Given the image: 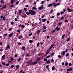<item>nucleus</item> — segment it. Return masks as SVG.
Masks as SVG:
<instances>
[{"mask_svg": "<svg viewBox=\"0 0 73 73\" xmlns=\"http://www.w3.org/2000/svg\"><path fill=\"white\" fill-rule=\"evenodd\" d=\"M60 13H61V14H64V12L63 11H61L60 12Z\"/></svg>", "mask_w": 73, "mask_h": 73, "instance_id": "obj_55", "label": "nucleus"}, {"mask_svg": "<svg viewBox=\"0 0 73 73\" xmlns=\"http://www.w3.org/2000/svg\"><path fill=\"white\" fill-rule=\"evenodd\" d=\"M52 62H54V60L53 59H52L51 60Z\"/></svg>", "mask_w": 73, "mask_h": 73, "instance_id": "obj_54", "label": "nucleus"}, {"mask_svg": "<svg viewBox=\"0 0 73 73\" xmlns=\"http://www.w3.org/2000/svg\"><path fill=\"white\" fill-rule=\"evenodd\" d=\"M54 52L52 53L51 54V57H52V56H53L54 55Z\"/></svg>", "mask_w": 73, "mask_h": 73, "instance_id": "obj_30", "label": "nucleus"}, {"mask_svg": "<svg viewBox=\"0 0 73 73\" xmlns=\"http://www.w3.org/2000/svg\"><path fill=\"white\" fill-rule=\"evenodd\" d=\"M15 21H17V18H15Z\"/></svg>", "mask_w": 73, "mask_h": 73, "instance_id": "obj_51", "label": "nucleus"}, {"mask_svg": "<svg viewBox=\"0 0 73 73\" xmlns=\"http://www.w3.org/2000/svg\"><path fill=\"white\" fill-rule=\"evenodd\" d=\"M58 24L59 25H61V24H62V22L58 23Z\"/></svg>", "mask_w": 73, "mask_h": 73, "instance_id": "obj_38", "label": "nucleus"}, {"mask_svg": "<svg viewBox=\"0 0 73 73\" xmlns=\"http://www.w3.org/2000/svg\"><path fill=\"white\" fill-rule=\"evenodd\" d=\"M19 68H20V66L19 65H17L16 67V69H19Z\"/></svg>", "mask_w": 73, "mask_h": 73, "instance_id": "obj_12", "label": "nucleus"}, {"mask_svg": "<svg viewBox=\"0 0 73 73\" xmlns=\"http://www.w3.org/2000/svg\"><path fill=\"white\" fill-rule=\"evenodd\" d=\"M58 28V26H57L55 29V30H57V29Z\"/></svg>", "mask_w": 73, "mask_h": 73, "instance_id": "obj_60", "label": "nucleus"}, {"mask_svg": "<svg viewBox=\"0 0 73 73\" xmlns=\"http://www.w3.org/2000/svg\"><path fill=\"white\" fill-rule=\"evenodd\" d=\"M25 25H29V24L28 23H25Z\"/></svg>", "mask_w": 73, "mask_h": 73, "instance_id": "obj_63", "label": "nucleus"}, {"mask_svg": "<svg viewBox=\"0 0 73 73\" xmlns=\"http://www.w3.org/2000/svg\"><path fill=\"white\" fill-rule=\"evenodd\" d=\"M3 16L2 15L1 16L0 18H1V19H3Z\"/></svg>", "mask_w": 73, "mask_h": 73, "instance_id": "obj_58", "label": "nucleus"}, {"mask_svg": "<svg viewBox=\"0 0 73 73\" xmlns=\"http://www.w3.org/2000/svg\"><path fill=\"white\" fill-rule=\"evenodd\" d=\"M37 32L38 34L39 33H40V30H38L37 31Z\"/></svg>", "mask_w": 73, "mask_h": 73, "instance_id": "obj_41", "label": "nucleus"}, {"mask_svg": "<svg viewBox=\"0 0 73 73\" xmlns=\"http://www.w3.org/2000/svg\"><path fill=\"white\" fill-rule=\"evenodd\" d=\"M58 57L59 58H61V56L60 55H59L58 56Z\"/></svg>", "mask_w": 73, "mask_h": 73, "instance_id": "obj_62", "label": "nucleus"}, {"mask_svg": "<svg viewBox=\"0 0 73 73\" xmlns=\"http://www.w3.org/2000/svg\"><path fill=\"white\" fill-rule=\"evenodd\" d=\"M42 21L43 22H45V21H46V20L45 19H44L42 20Z\"/></svg>", "mask_w": 73, "mask_h": 73, "instance_id": "obj_15", "label": "nucleus"}, {"mask_svg": "<svg viewBox=\"0 0 73 73\" xmlns=\"http://www.w3.org/2000/svg\"><path fill=\"white\" fill-rule=\"evenodd\" d=\"M21 59V58H19L18 59V61L19 62V61H20Z\"/></svg>", "mask_w": 73, "mask_h": 73, "instance_id": "obj_33", "label": "nucleus"}, {"mask_svg": "<svg viewBox=\"0 0 73 73\" xmlns=\"http://www.w3.org/2000/svg\"><path fill=\"white\" fill-rule=\"evenodd\" d=\"M22 12V10H20L19 11V14H21V13Z\"/></svg>", "mask_w": 73, "mask_h": 73, "instance_id": "obj_19", "label": "nucleus"}, {"mask_svg": "<svg viewBox=\"0 0 73 73\" xmlns=\"http://www.w3.org/2000/svg\"><path fill=\"white\" fill-rule=\"evenodd\" d=\"M11 4H13V3H14V2L13 1V0H11Z\"/></svg>", "mask_w": 73, "mask_h": 73, "instance_id": "obj_18", "label": "nucleus"}, {"mask_svg": "<svg viewBox=\"0 0 73 73\" xmlns=\"http://www.w3.org/2000/svg\"><path fill=\"white\" fill-rule=\"evenodd\" d=\"M52 5V4H50L48 5V7H51Z\"/></svg>", "mask_w": 73, "mask_h": 73, "instance_id": "obj_16", "label": "nucleus"}, {"mask_svg": "<svg viewBox=\"0 0 73 73\" xmlns=\"http://www.w3.org/2000/svg\"><path fill=\"white\" fill-rule=\"evenodd\" d=\"M73 70V68H70L68 69L67 70V72H66V73H69V71H72Z\"/></svg>", "mask_w": 73, "mask_h": 73, "instance_id": "obj_3", "label": "nucleus"}, {"mask_svg": "<svg viewBox=\"0 0 73 73\" xmlns=\"http://www.w3.org/2000/svg\"><path fill=\"white\" fill-rule=\"evenodd\" d=\"M17 31L18 32H20V31L19 30H17Z\"/></svg>", "mask_w": 73, "mask_h": 73, "instance_id": "obj_57", "label": "nucleus"}, {"mask_svg": "<svg viewBox=\"0 0 73 73\" xmlns=\"http://www.w3.org/2000/svg\"><path fill=\"white\" fill-rule=\"evenodd\" d=\"M53 44H52L51 45L50 47V49H52L53 48Z\"/></svg>", "mask_w": 73, "mask_h": 73, "instance_id": "obj_22", "label": "nucleus"}, {"mask_svg": "<svg viewBox=\"0 0 73 73\" xmlns=\"http://www.w3.org/2000/svg\"><path fill=\"white\" fill-rule=\"evenodd\" d=\"M39 9H40V10H42V9L43 8L41 7H39Z\"/></svg>", "mask_w": 73, "mask_h": 73, "instance_id": "obj_29", "label": "nucleus"}, {"mask_svg": "<svg viewBox=\"0 0 73 73\" xmlns=\"http://www.w3.org/2000/svg\"><path fill=\"white\" fill-rule=\"evenodd\" d=\"M47 59L46 58H44V61H47Z\"/></svg>", "mask_w": 73, "mask_h": 73, "instance_id": "obj_35", "label": "nucleus"}, {"mask_svg": "<svg viewBox=\"0 0 73 73\" xmlns=\"http://www.w3.org/2000/svg\"><path fill=\"white\" fill-rule=\"evenodd\" d=\"M63 12H65L66 11V10H65V9H63Z\"/></svg>", "mask_w": 73, "mask_h": 73, "instance_id": "obj_49", "label": "nucleus"}, {"mask_svg": "<svg viewBox=\"0 0 73 73\" xmlns=\"http://www.w3.org/2000/svg\"><path fill=\"white\" fill-rule=\"evenodd\" d=\"M65 35H64L62 37V39H63L64 38V37H65Z\"/></svg>", "mask_w": 73, "mask_h": 73, "instance_id": "obj_24", "label": "nucleus"}, {"mask_svg": "<svg viewBox=\"0 0 73 73\" xmlns=\"http://www.w3.org/2000/svg\"><path fill=\"white\" fill-rule=\"evenodd\" d=\"M50 56L48 55V56H47L46 57V58H49L50 57Z\"/></svg>", "mask_w": 73, "mask_h": 73, "instance_id": "obj_45", "label": "nucleus"}, {"mask_svg": "<svg viewBox=\"0 0 73 73\" xmlns=\"http://www.w3.org/2000/svg\"><path fill=\"white\" fill-rule=\"evenodd\" d=\"M32 33H31L29 35L30 36H32Z\"/></svg>", "mask_w": 73, "mask_h": 73, "instance_id": "obj_59", "label": "nucleus"}, {"mask_svg": "<svg viewBox=\"0 0 73 73\" xmlns=\"http://www.w3.org/2000/svg\"><path fill=\"white\" fill-rule=\"evenodd\" d=\"M43 29H45L46 28V26H43Z\"/></svg>", "mask_w": 73, "mask_h": 73, "instance_id": "obj_47", "label": "nucleus"}, {"mask_svg": "<svg viewBox=\"0 0 73 73\" xmlns=\"http://www.w3.org/2000/svg\"><path fill=\"white\" fill-rule=\"evenodd\" d=\"M12 28H11L9 29V31H12Z\"/></svg>", "mask_w": 73, "mask_h": 73, "instance_id": "obj_43", "label": "nucleus"}, {"mask_svg": "<svg viewBox=\"0 0 73 73\" xmlns=\"http://www.w3.org/2000/svg\"><path fill=\"white\" fill-rule=\"evenodd\" d=\"M46 63L47 64H49L50 62V60H48L46 62Z\"/></svg>", "mask_w": 73, "mask_h": 73, "instance_id": "obj_11", "label": "nucleus"}, {"mask_svg": "<svg viewBox=\"0 0 73 73\" xmlns=\"http://www.w3.org/2000/svg\"><path fill=\"white\" fill-rule=\"evenodd\" d=\"M32 9L33 10H35V9H36V10H37V9L36 8V7H33Z\"/></svg>", "mask_w": 73, "mask_h": 73, "instance_id": "obj_20", "label": "nucleus"}, {"mask_svg": "<svg viewBox=\"0 0 73 73\" xmlns=\"http://www.w3.org/2000/svg\"><path fill=\"white\" fill-rule=\"evenodd\" d=\"M9 63H7L6 64V66H9Z\"/></svg>", "mask_w": 73, "mask_h": 73, "instance_id": "obj_50", "label": "nucleus"}, {"mask_svg": "<svg viewBox=\"0 0 73 73\" xmlns=\"http://www.w3.org/2000/svg\"><path fill=\"white\" fill-rule=\"evenodd\" d=\"M32 60V59L30 60L29 61V62L27 63L28 64V65H36L37 64V62H33Z\"/></svg>", "mask_w": 73, "mask_h": 73, "instance_id": "obj_2", "label": "nucleus"}, {"mask_svg": "<svg viewBox=\"0 0 73 73\" xmlns=\"http://www.w3.org/2000/svg\"><path fill=\"white\" fill-rule=\"evenodd\" d=\"M60 15V13H58L57 14V16H59V15Z\"/></svg>", "mask_w": 73, "mask_h": 73, "instance_id": "obj_37", "label": "nucleus"}, {"mask_svg": "<svg viewBox=\"0 0 73 73\" xmlns=\"http://www.w3.org/2000/svg\"><path fill=\"white\" fill-rule=\"evenodd\" d=\"M67 10L68 11V12H72V10L69 8H67Z\"/></svg>", "mask_w": 73, "mask_h": 73, "instance_id": "obj_5", "label": "nucleus"}, {"mask_svg": "<svg viewBox=\"0 0 73 73\" xmlns=\"http://www.w3.org/2000/svg\"><path fill=\"white\" fill-rule=\"evenodd\" d=\"M36 13V12L35 11H33L31 9L29 10V12H26V14L27 15H29L30 14L31 15H35Z\"/></svg>", "mask_w": 73, "mask_h": 73, "instance_id": "obj_1", "label": "nucleus"}, {"mask_svg": "<svg viewBox=\"0 0 73 73\" xmlns=\"http://www.w3.org/2000/svg\"><path fill=\"white\" fill-rule=\"evenodd\" d=\"M22 50H25V46H23V47H22Z\"/></svg>", "mask_w": 73, "mask_h": 73, "instance_id": "obj_10", "label": "nucleus"}, {"mask_svg": "<svg viewBox=\"0 0 73 73\" xmlns=\"http://www.w3.org/2000/svg\"><path fill=\"white\" fill-rule=\"evenodd\" d=\"M8 49H9V48L7 47H6L5 48V50H8Z\"/></svg>", "mask_w": 73, "mask_h": 73, "instance_id": "obj_39", "label": "nucleus"}, {"mask_svg": "<svg viewBox=\"0 0 73 73\" xmlns=\"http://www.w3.org/2000/svg\"><path fill=\"white\" fill-rule=\"evenodd\" d=\"M49 51L48 50L46 53V54H48V53H49Z\"/></svg>", "mask_w": 73, "mask_h": 73, "instance_id": "obj_48", "label": "nucleus"}, {"mask_svg": "<svg viewBox=\"0 0 73 73\" xmlns=\"http://www.w3.org/2000/svg\"><path fill=\"white\" fill-rule=\"evenodd\" d=\"M21 38V35H20L19 37V39H20Z\"/></svg>", "mask_w": 73, "mask_h": 73, "instance_id": "obj_53", "label": "nucleus"}, {"mask_svg": "<svg viewBox=\"0 0 73 73\" xmlns=\"http://www.w3.org/2000/svg\"><path fill=\"white\" fill-rule=\"evenodd\" d=\"M63 19H64V17H62L60 18L61 20H62Z\"/></svg>", "mask_w": 73, "mask_h": 73, "instance_id": "obj_52", "label": "nucleus"}, {"mask_svg": "<svg viewBox=\"0 0 73 73\" xmlns=\"http://www.w3.org/2000/svg\"><path fill=\"white\" fill-rule=\"evenodd\" d=\"M22 17H24V18H26L27 17V15L25 14H24L23 16H22Z\"/></svg>", "mask_w": 73, "mask_h": 73, "instance_id": "obj_8", "label": "nucleus"}, {"mask_svg": "<svg viewBox=\"0 0 73 73\" xmlns=\"http://www.w3.org/2000/svg\"><path fill=\"white\" fill-rule=\"evenodd\" d=\"M64 21L65 23H68V21H68V20L67 19H66Z\"/></svg>", "mask_w": 73, "mask_h": 73, "instance_id": "obj_25", "label": "nucleus"}, {"mask_svg": "<svg viewBox=\"0 0 73 73\" xmlns=\"http://www.w3.org/2000/svg\"><path fill=\"white\" fill-rule=\"evenodd\" d=\"M19 3V1H17V2H16V5H18Z\"/></svg>", "mask_w": 73, "mask_h": 73, "instance_id": "obj_31", "label": "nucleus"}, {"mask_svg": "<svg viewBox=\"0 0 73 73\" xmlns=\"http://www.w3.org/2000/svg\"><path fill=\"white\" fill-rule=\"evenodd\" d=\"M4 36H7V33H5V34L4 35Z\"/></svg>", "mask_w": 73, "mask_h": 73, "instance_id": "obj_40", "label": "nucleus"}, {"mask_svg": "<svg viewBox=\"0 0 73 73\" xmlns=\"http://www.w3.org/2000/svg\"><path fill=\"white\" fill-rule=\"evenodd\" d=\"M49 68V65H47L46 66V68Z\"/></svg>", "mask_w": 73, "mask_h": 73, "instance_id": "obj_61", "label": "nucleus"}, {"mask_svg": "<svg viewBox=\"0 0 73 73\" xmlns=\"http://www.w3.org/2000/svg\"><path fill=\"white\" fill-rule=\"evenodd\" d=\"M8 48H9V49H10L11 47H10V46L9 45V44H7V47Z\"/></svg>", "mask_w": 73, "mask_h": 73, "instance_id": "obj_17", "label": "nucleus"}, {"mask_svg": "<svg viewBox=\"0 0 73 73\" xmlns=\"http://www.w3.org/2000/svg\"><path fill=\"white\" fill-rule=\"evenodd\" d=\"M68 65V62H65V65L64 66H67V65Z\"/></svg>", "mask_w": 73, "mask_h": 73, "instance_id": "obj_7", "label": "nucleus"}, {"mask_svg": "<svg viewBox=\"0 0 73 73\" xmlns=\"http://www.w3.org/2000/svg\"><path fill=\"white\" fill-rule=\"evenodd\" d=\"M13 33H11L9 35V37H12V36H13Z\"/></svg>", "mask_w": 73, "mask_h": 73, "instance_id": "obj_4", "label": "nucleus"}, {"mask_svg": "<svg viewBox=\"0 0 73 73\" xmlns=\"http://www.w3.org/2000/svg\"><path fill=\"white\" fill-rule=\"evenodd\" d=\"M53 10H51L50 13V14H51V13H53Z\"/></svg>", "mask_w": 73, "mask_h": 73, "instance_id": "obj_26", "label": "nucleus"}, {"mask_svg": "<svg viewBox=\"0 0 73 73\" xmlns=\"http://www.w3.org/2000/svg\"><path fill=\"white\" fill-rule=\"evenodd\" d=\"M13 67H14V65H12L11 66V68H13Z\"/></svg>", "mask_w": 73, "mask_h": 73, "instance_id": "obj_64", "label": "nucleus"}, {"mask_svg": "<svg viewBox=\"0 0 73 73\" xmlns=\"http://www.w3.org/2000/svg\"><path fill=\"white\" fill-rule=\"evenodd\" d=\"M21 27H22V28H25V26L24 25H22L21 26Z\"/></svg>", "mask_w": 73, "mask_h": 73, "instance_id": "obj_34", "label": "nucleus"}, {"mask_svg": "<svg viewBox=\"0 0 73 73\" xmlns=\"http://www.w3.org/2000/svg\"><path fill=\"white\" fill-rule=\"evenodd\" d=\"M40 58H41V57H39L37 58L36 59V61H39L40 60Z\"/></svg>", "mask_w": 73, "mask_h": 73, "instance_id": "obj_9", "label": "nucleus"}, {"mask_svg": "<svg viewBox=\"0 0 73 73\" xmlns=\"http://www.w3.org/2000/svg\"><path fill=\"white\" fill-rule=\"evenodd\" d=\"M3 21H5V17H3Z\"/></svg>", "mask_w": 73, "mask_h": 73, "instance_id": "obj_28", "label": "nucleus"}, {"mask_svg": "<svg viewBox=\"0 0 73 73\" xmlns=\"http://www.w3.org/2000/svg\"><path fill=\"white\" fill-rule=\"evenodd\" d=\"M6 7H7V5H3V6L1 8V9H4V8H5Z\"/></svg>", "mask_w": 73, "mask_h": 73, "instance_id": "obj_6", "label": "nucleus"}, {"mask_svg": "<svg viewBox=\"0 0 73 73\" xmlns=\"http://www.w3.org/2000/svg\"><path fill=\"white\" fill-rule=\"evenodd\" d=\"M69 53H67L66 54V57H68V56H69Z\"/></svg>", "mask_w": 73, "mask_h": 73, "instance_id": "obj_23", "label": "nucleus"}, {"mask_svg": "<svg viewBox=\"0 0 73 73\" xmlns=\"http://www.w3.org/2000/svg\"><path fill=\"white\" fill-rule=\"evenodd\" d=\"M1 3H4V1L2 0L1 1Z\"/></svg>", "mask_w": 73, "mask_h": 73, "instance_id": "obj_46", "label": "nucleus"}, {"mask_svg": "<svg viewBox=\"0 0 73 73\" xmlns=\"http://www.w3.org/2000/svg\"><path fill=\"white\" fill-rule=\"evenodd\" d=\"M29 43H32L33 42V40H30L29 41Z\"/></svg>", "mask_w": 73, "mask_h": 73, "instance_id": "obj_21", "label": "nucleus"}, {"mask_svg": "<svg viewBox=\"0 0 73 73\" xmlns=\"http://www.w3.org/2000/svg\"><path fill=\"white\" fill-rule=\"evenodd\" d=\"M5 55H3L2 56V58H4V57H5Z\"/></svg>", "mask_w": 73, "mask_h": 73, "instance_id": "obj_56", "label": "nucleus"}, {"mask_svg": "<svg viewBox=\"0 0 73 73\" xmlns=\"http://www.w3.org/2000/svg\"><path fill=\"white\" fill-rule=\"evenodd\" d=\"M52 70H54V66H53L52 67Z\"/></svg>", "mask_w": 73, "mask_h": 73, "instance_id": "obj_32", "label": "nucleus"}, {"mask_svg": "<svg viewBox=\"0 0 73 73\" xmlns=\"http://www.w3.org/2000/svg\"><path fill=\"white\" fill-rule=\"evenodd\" d=\"M69 40H70V38H68L67 40H66V41H69Z\"/></svg>", "mask_w": 73, "mask_h": 73, "instance_id": "obj_36", "label": "nucleus"}, {"mask_svg": "<svg viewBox=\"0 0 73 73\" xmlns=\"http://www.w3.org/2000/svg\"><path fill=\"white\" fill-rule=\"evenodd\" d=\"M65 51H64L62 52L61 53V54H63V55H65Z\"/></svg>", "mask_w": 73, "mask_h": 73, "instance_id": "obj_13", "label": "nucleus"}, {"mask_svg": "<svg viewBox=\"0 0 73 73\" xmlns=\"http://www.w3.org/2000/svg\"><path fill=\"white\" fill-rule=\"evenodd\" d=\"M39 44H40V42H38L37 44L36 48H37L38 47V46H39Z\"/></svg>", "mask_w": 73, "mask_h": 73, "instance_id": "obj_14", "label": "nucleus"}, {"mask_svg": "<svg viewBox=\"0 0 73 73\" xmlns=\"http://www.w3.org/2000/svg\"><path fill=\"white\" fill-rule=\"evenodd\" d=\"M2 65H6V64H5V62H2Z\"/></svg>", "mask_w": 73, "mask_h": 73, "instance_id": "obj_27", "label": "nucleus"}, {"mask_svg": "<svg viewBox=\"0 0 73 73\" xmlns=\"http://www.w3.org/2000/svg\"><path fill=\"white\" fill-rule=\"evenodd\" d=\"M11 25H14V23L13 22H11Z\"/></svg>", "mask_w": 73, "mask_h": 73, "instance_id": "obj_42", "label": "nucleus"}, {"mask_svg": "<svg viewBox=\"0 0 73 73\" xmlns=\"http://www.w3.org/2000/svg\"><path fill=\"white\" fill-rule=\"evenodd\" d=\"M44 1H43L41 2V4H44Z\"/></svg>", "mask_w": 73, "mask_h": 73, "instance_id": "obj_44", "label": "nucleus"}]
</instances>
